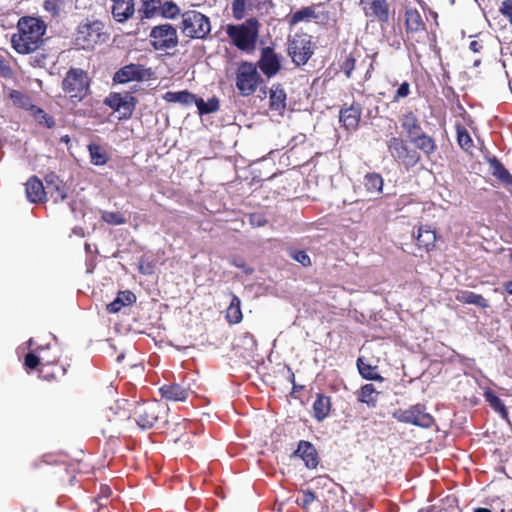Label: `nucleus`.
<instances>
[{"label":"nucleus","mask_w":512,"mask_h":512,"mask_svg":"<svg viewBox=\"0 0 512 512\" xmlns=\"http://www.w3.org/2000/svg\"><path fill=\"white\" fill-rule=\"evenodd\" d=\"M474 512H492V511L488 508L480 507V508L475 509Z\"/></svg>","instance_id":"338daca9"},{"label":"nucleus","mask_w":512,"mask_h":512,"mask_svg":"<svg viewBox=\"0 0 512 512\" xmlns=\"http://www.w3.org/2000/svg\"><path fill=\"white\" fill-rule=\"evenodd\" d=\"M110 412H113L114 417L108 416L109 421L121 422L133 416L139 428L146 430L153 428L160 419L165 417L167 408L157 400L143 401L136 403L131 414L117 402L115 407H110Z\"/></svg>","instance_id":"f257e3e1"},{"label":"nucleus","mask_w":512,"mask_h":512,"mask_svg":"<svg viewBox=\"0 0 512 512\" xmlns=\"http://www.w3.org/2000/svg\"><path fill=\"white\" fill-rule=\"evenodd\" d=\"M225 317L230 324H238L243 319V314L241 311V300L235 294H232L230 304L226 309Z\"/></svg>","instance_id":"2f4dec72"},{"label":"nucleus","mask_w":512,"mask_h":512,"mask_svg":"<svg viewBox=\"0 0 512 512\" xmlns=\"http://www.w3.org/2000/svg\"><path fill=\"white\" fill-rule=\"evenodd\" d=\"M307 144V136L306 134L304 133H299L297 135H295L294 137H292V139L290 140L288 146H289V149H288V153L290 154V156H294L297 154V147L298 146H305Z\"/></svg>","instance_id":"3c124183"},{"label":"nucleus","mask_w":512,"mask_h":512,"mask_svg":"<svg viewBox=\"0 0 512 512\" xmlns=\"http://www.w3.org/2000/svg\"><path fill=\"white\" fill-rule=\"evenodd\" d=\"M405 33L410 41L420 42L426 35V23L421 13L416 8L406 7L405 9Z\"/></svg>","instance_id":"ddd939ff"},{"label":"nucleus","mask_w":512,"mask_h":512,"mask_svg":"<svg viewBox=\"0 0 512 512\" xmlns=\"http://www.w3.org/2000/svg\"><path fill=\"white\" fill-rule=\"evenodd\" d=\"M159 392L163 399L170 402H185L192 393L189 385L184 383L164 384L159 388Z\"/></svg>","instance_id":"dca6fc26"},{"label":"nucleus","mask_w":512,"mask_h":512,"mask_svg":"<svg viewBox=\"0 0 512 512\" xmlns=\"http://www.w3.org/2000/svg\"><path fill=\"white\" fill-rule=\"evenodd\" d=\"M362 107L359 103L353 102L349 107L342 108L339 112V121L348 131L358 128L361 119Z\"/></svg>","instance_id":"a211bd4d"},{"label":"nucleus","mask_w":512,"mask_h":512,"mask_svg":"<svg viewBox=\"0 0 512 512\" xmlns=\"http://www.w3.org/2000/svg\"><path fill=\"white\" fill-rule=\"evenodd\" d=\"M163 0H140L138 10L141 19H151L159 14Z\"/></svg>","instance_id":"473e14b6"},{"label":"nucleus","mask_w":512,"mask_h":512,"mask_svg":"<svg viewBox=\"0 0 512 512\" xmlns=\"http://www.w3.org/2000/svg\"><path fill=\"white\" fill-rule=\"evenodd\" d=\"M317 14L315 11V6H307L303 7L300 10L292 13L291 15H288L286 17L287 24L289 27H294L300 22H309L312 19H316Z\"/></svg>","instance_id":"c756f323"},{"label":"nucleus","mask_w":512,"mask_h":512,"mask_svg":"<svg viewBox=\"0 0 512 512\" xmlns=\"http://www.w3.org/2000/svg\"><path fill=\"white\" fill-rule=\"evenodd\" d=\"M410 93H411L410 83L407 81H404L397 88V90L393 96L392 102H398L401 99L408 97L410 95Z\"/></svg>","instance_id":"864d4df0"},{"label":"nucleus","mask_w":512,"mask_h":512,"mask_svg":"<svg viewBox=\"0 0 512 512\" xmlns=\"http://www.w3.org/2000/svg\"><path fill=\"white\" fill-rule=\"evenodd\" d=\"M46 23L36 17L24 16L17 23V32L12 35L11 44L19 54H30L43 45Z\"/></svg>","instance_id":"f03ea898"},{"label":"nucleus","mask_w":512,"mask_h":512,"mask_svg":"<svg viewBox=\"0 0 512 512\" xmlns=\"http://www.w3.org/2000/svg\"><path fill=\"white\" fill-rule=\"evenodd\" d=\"M62 90L74 104L81 102L89 93L90 79L88 73L81 68L71 67L65 74Z\"/></svg>","instance_id":"39448f33"},{"label":"nucleus","mask_w":512,"mask_h":512,"mask_svg":"<svg viewBox=\"0 0 512 512\" xmlns=\"http://www.w3.org/2000/svg\"><path fill=\"white\" fill-rule=\"evenodd\" d=\"M390 156L407 171L421 162V154L400 136H392L386 141Z\"/></svg>","instance_id":"423d86ee"},{"label":"nucleus","mask_w":512,"mask_h":512,"mask_svg":"<svg viewBox=\"0 0 512 512\" xmlns=\"http://www.w3.org/2000/svg\"><path fill=\"white\" fill-rule=\"evenodd\" d=\"M43 358L45 359H52L50 356H48L46 349L43 348Z\"/></svg>","instance_id":"774afa93"},{"label":"nucleus","mask_w":512,"mask_h":512,"mask_svg":"<svg viewBox=\"0 0 512 512\" xmlns=\"http://www.w3.org/2000/svg\"><path fill=\"white\" fill-rule=\"evenodd\" d=\"M58 1L59 0H45L44 1V8L47 11L57 13L58 10H59Z\"/></svg>","instance_id":"13d9d810"},{"label":"nucleus","mask_w":512,"mask_h":512,"mask_svg":"<svg viewBox=\"0 0 512 512\" xmlns=\"http://www.w3.org/2000/svg\"><path fill=\"white\" fill-rule=\"evenodd\" d=\"M101 493L105 496V497H108L111 493V490L108 486H102L101 487Z\"/></svg>","instance_id":"69168bd1"},{"label":"nucleus","mask_w":512,"mask_h":512,"mask_svg":"<svg viewBox=\"0 0 512 512\" xmlns=\"http://www.w3.org/2000/svg\"><path fill=\"white\" fill-rule=\"evenodd\" d=\"M181 33L191 39H204L211 31L210 20L196 10H188L181 14Z\"/></svg>","instance_id":"6e6552de"},{"label":"nucleus","mask_w":512,"mask_h":512,"mask_svg":"<svg viewBox=\"0 0 512 512\" xmlns=\"http://www.w3.org/2000/svg\"><path fill=\"white\" fill-rule=\"evenodd\" d=\"M149 37L150 44L155 50L173 49L178 45L177 30L169 23L154 26Z\"/></svg>","instance_id":"f8f14e48"},{"label":"nucleus","mask_w":512,"mask_h":512,"mask_svg":"<svg viewBox=\"0 0 512 512\" xmlns=\"http://www.w3.org/2000/svg\"><path fill=\"white\" fill-rule=\"evenodd\" d=\"M410 142L414 144L416 150L420 152V154L423 153L427 159H431L438 148L435 139L424 131L415 135Z\"/></svg>","instance_id":"412c9836"},{"label":"nucleus","mask_w":512,"mask_h":512,"mask_svg":"<svg viewBox=\"0 0 512 512\" xmlns=\"http://www.w3.org/2000/svg\"><path fill=\"white\" fill-rule=\"evenodd\" d=\"M364 187L369 193H381L383 189V178L378 173H367L364 176Z\"/></svg>","instance_id":"ea45409f"},{"label":"nucleus","mask_w":512,"mask_h":512,"mask_svg":"<svg viewBox=\"0 0 512 512\" xmlns=\"http://www.w3.org/2000/svg\"><path fill=\"white\" fill-rule=\"evenodd\" d=\"M457 143L465 151H470L473 148V140L468 130L460 125H456Z\"/></svg>","instance_id":"c03bdc74"},{"label":"nucleus","mask_w":512,"mask_h":512,"mask_svg":"<svg viewBox=\"0 0 512 512\" xmlns=\"http://www.w3.org/2000/svg\"><path fill=\"white\" fill-rule=\"evenodd\" d=\"M156 79V73L151 67L138 63L127 64L118 69L113 75L115 84H127L129 82H143Z\"/></svg>","instance_id":"9d476101"},{"label":"nucleus","mask_w":512,"mask_h":512,"mask_svg":"<svg viewBox=\"0 0 512 512\" xmlns=\"http://www.w3.org/2000/svg\"><path fill=\"white\" fill-rule=\"evenodd\" d=\"M482 48H483L482 44L477 40H473L469 44V49L471 51H473L474 53H479Z\"/></svg>","instance_id":"680f3d73"},{"label":"nucleus","mask_w":512,"mask_h":512,"mask_svg":"<svg viewBox=\"0 0 512 512\" xmlns=\"http://www.w3.org/2000/svg\"><path fill=\"white\" fill-rule=\"evenodd\" d=\"M287 95L280 84H274L269 92V107L280 114L286 109Z\"/></svg>","instance_id":"bb28decb"},{"label":"nucleus","mask_w":512,"mask_h":512,"mask_svg":"<svg viewBox=\"0 0 512 512\" xmlns=\"http://www.w3.org/2000/svg\"><path fill=\"white\" fill-rule=\"evenodd\" d=\"M505 291L512 295V281H508L504 284Z\"/></svg>","instance_id":"0e129e2a"},{"label":"nucleus","mask_w":512,"mask_h":512,"mask_svg":"<svg viewBox=\"0 0 512 512\" xmlns=\"http://www.w3.org/2000/svg\"><path fill=\"white\" fill-rule=\"evenodd\" d=\"M399 121L409 140L423 131L418 116L412 110L405 111L400 116Z\"/></svg>","instance_id":"5701e85b"},{"label":"nucleus","mask_w":512,"mask_h":512,"mask_svg":"<svg viewBox=\"0 0 512 512\" xmlns=\"http://www.w3.org/2000/svg\"><path fill=\"white\" fill-rule=\"evenodd\" d=\"M455 298L457 301L464 304H473L481 308H486L488 306L486 299L482 295L468 290L459 291Z\"/></svg>","instance_id":"f704fd0d"},{"label":"nucleus","mask_w":512,"mask_h":512,"mask_svg":"<svg viewBox=\"0 0 512 512\" xmlns=\"http://www.w3.org/2000/svg\"><path fill=\"white\" fill-rule=\"evenodd\" d=\"M331 408V397L323 393H317L312 405L314 419L317 422H323L329 416Z\"/></svg>","instance_id":"b1692460"},{"label":"nucleus","mask_w":512,"mask_h":512,"mask_svg":"<svg viewBox=\"0 0 512 512\" xmlns=\"http://www.w3.org/2000/svg\"><path fill=\"white\" fill-rule=\"evenodd\" d=\"M44 179L46 182V193L50 194L55 203L63 202L67 199V187L56 173L50 172L46 174Z\"/></svg>","instance_id":"f3484780"},{"label":"nucleus","mask_w":512,"mask_h":512,"mask_svg":"<svg viewBox=\"0 0 512 512\" xmlns=\"http://www.w3.org/2000/svg\"><path fill=\"white\" fill-rule=\"evenodd\" d=\"M137 100L134 96L126 94L122 96L121 93L112 92L104 100V104L112 110L122 114L123 118H130L135 109Z\"/></svg>","instance_id":"2eb2a0df"},{"label":"nucleus","mask_w":512,"mask_h":512,"mask_svg":"<svg viewBox=\"0 0 512 512\" xmlns=\"http://www.w3.org/2000/svg\"><path fill=\"white\" fill-rule=\"evenodd\" d=\"M43 348L38 347L33 352L26 354L24 358V366L28 371L39 369L45 362H51V359L43 358Z\"/></svg>","instance_id":"72a5a7b5"},{"label":"nucleus","mask_w":512,"mask_h":512,"mask_svg":"<svg viewBox=\"0 0 512 512\" xmlns=\"http://www.w3.org/2000/svg\"><path fill=\"white\" fill-rule=\"evenodd\" d=\"M101 218L110 225H122L126 223L124 215L120 212L103 211Z\"/></svg>","instance_id":"de8ad7c7"},{"label":"nucleus","mask_w":512,"mask_h":512,"mask_svg":"<svg viewBox=\"0 0 512 512\" xmlns=\"http://www.w3.org/2000/svg\"><path fill=\"white\" fill-rule=\"evenodd\" d=\"M255 64L268 79L276 76L282 68L281 56L270 46L261 49L260 57Z\"/></svg>","instance_id":"4468645a"},{"label":"nucleus","mask_w":512,"mask_h":512,"mask_svg":"<svg viewBox=\"0 0 512 512\" xmlns=\"http://www.w3.org/2000/svg\"><path fill=\"white\" fill-rule=\"evenodd\" d=\"M293 456L301 458L308 469H315L319 464L317 450L309 441H299Z\"/></svg>","instance_id":"6ab92c4d"},{"label":"nucleus","mask_w":512,"mask_h":512,"mask_svg":"<svg viewBox=\"0 0 512 512\" xmlns=\"http://www.w3.org/2000/svg\"><path fill=\"white\" fill-rule=\"evenodd\" d=\"M261 83L262 78L255 63L249 61L239 63L235 73V86L241 96L253 95Z\"/></svg>","instance_id":"0eeeda50"},{"label":"nucleus","mask_w":512,"mask_h":512,"mask_svg":"<svg viewBox=\"0 0 512 512\" xmlns=\"http://www.w3.org/2000/svg\"><path fill=\"white\" fill-rule=\"evenodd\" d=\"M316 499V495L311 490L303 492V506L311 504Z\"/></svg>","instance_id":"bf43d9fd"},{"label":"nucleus","mask_w":512,"mask_h":512,"mask_svg":"<svg viewBox=\"0 0 512 512\" xmlns=\"http://www.w3.org/2000/svg\"><path fill=\"white\" fill-rule=\"evenodd\" d=\"M500 12L512 24V0H504L500 6Z\"/></svg>","instance_id":"6e6d98bb"},{"label":"nucleus","mask_w":512,"mask_h":512,"mask_svg":"<svg viewBox=\"0 0 512 512\" xmlns=\"http://www.w3.org/2000/svg\"><path fill=\"white\" fill-rule=\"evenodd\" d=\"M88 151L90 154L91 163L96 166L105 165L108 160V154L106 151L98 144L91 143L88 145Z\"/></svg>","instance_id":"a19ab883"},{"label":"nucleus","mask_w":512,"mask_h":512,"mask_svg":"<svg viewBox=\"0 0 512 512\" xmlns=\"http://www.w3.org/2000/svg\"><path fill=\"white\" fill-rule=\"evenodd\" d=\"M392 417L400 423L424 429L432 428L435 425L434 417L426 411V406L422 403H417L406 409H395L392 412Z\"/></svg>","instance_id":"1a4fd4ad"},{"label":"nucleus","mask_w":512,"mask_h":512,"mask_svg":"<svg viewBox=\"0 0 512 512\" xmlns=\"http://www.w3.org/2000/svg\"><path fill=\"white\" fill-rule=\"evenodd\" d=\"M357 399L361 403L367 404L369 407H375L377 404L376 389L373 384L363 385L357 395Z\"/></svg>","instance_id":"4c0bfd02"},{"label":"nucleus","mask_w":512,"mask_h":512,"mask_svg":"<svg viewBox=\"0 0 512 512\" xmlns=\"http://www.w3.org/2000/svg\"><path fill=\"white\" fill-rule=\"evenodd\" d=\"M377 56H378V53L374 52L373 54H367L365 56V58L362 60L361 64H364L366 61H368V66H367V69L363 76L364 81H369L372 78V74L375 69Z\"/></svg>","instance_id":"603ef678"},{"label":"nucleus","mask_w":512,"mask_h":512,"mask_svg":"<svg viewBox=\"0 0 512 512\" xmlns=\"http://www.w3.org/2000/svg\"><path fill=\"white\" fill-rule=\"evenodd\" d=\"M260 26L259 20L251 17L241 24H228L226 34L238 50L252 53L258 42Z\"/></svg>","instance_id":"7ed1b4c3"},{"label":"nucleus","mask_w":512,"mask_h":512,"mask_svg":"<svg viewBox=\"0 0 512 512\" xmlns=\"http://www.w3.org/2000/svg\"><path fill=\"white\" fill-rule=\"evenodd\" d=\"M232 264L237 267V268H240V269H243L245 273L247 274H251L253 272V269L252 268H248L246 266V263L244 262V260L242 259H234L232 261Z\"/></svg>","instance_id":"052dcab7"},{"label":"nucleus","mask_w":512,"mask_h":512,"mask_svg":"<svg viewBox=\"0 0 512 512\" xmlns=\"http://www.w3.org/2000/svg\"><path fill=\"white\" fill-rule=\"evenodd\" d=\"M288 55L296 66L305 65L314 53V45L311 36L296 34L288 43Z\"/></svg>","instance_id":"9b49d317"},{"label":"nucleus","mask_w":512,"mask_h":512,"mask_svg":"<svg viewBox=\"0 0 512 512\" xmlns=\"http://www.w3.org/2000/svg\"><path fill=\"white\" fill-rule=\"evenodd\" d=\"M194 104L197 106L198 113L200 115L211 114L219 110L220 104L219 99L217 97H212L205 102L202 98H197L194 101Z\"/></svg>","instance_id":"79ce46f5"},{"label":"nucleus","mask_w":512,"mask_h":512,"mask_svg":"<svg viewBox=\"0 0 512 512\" xmlns=\"http://www.w3.org/2000/svg\"><path fill=\"white\" fill-rule=\"evenodd\" d=\"M367 16H373L380 23H387L390 18L389 4L387 0H372Z\"/></svg>","instance_id":"cd10ccee"},{"label":"nucleus","mask_w":512,"mask_h":512,"mask_svg":"<svg viewBox=\"0 0 512 512\" xmlns=\"http://www.w3.org/2000/svg\"><path fill=\"white\" fill-rule=\"evenodd\" d=\"M111 12L113 18L119 22L124 23L130 19L135 13L134 0H111Z\"/></svg>","instance_id":"4be33fe9"},{"label":"nucleus","mask_w":512,"mask_h":512,"mask_svg":"<svg viewBox=\"0 0 512 512\" xmlns=\"http://www.w3.org/2000/svg\"><path fill=\"white\" fill-rule=\"evenodd\" d=\"M243 341L246 345H248V348L252 351L256 350L257 348V341L253 334L246 332L243 335Z\"/></svg>","instance_id":"4d7b16f0"},{"label":"nucleus","mask_w":512,"mask_h":512,"mask_svg":"<svg viewBox=\"0 0 512 512\" xmlns=\"http://www.w3.org/2000/svg\"><path fill=\"white\" fill-rule=\"evenodd\" d=\"M135 302L136 295L133 292L129 290L120 291L114 301L107 305L106 309L109 313H117L123 307L132 305Z\"/></svg>","instance_id":"c85d7f7f"},{"label":"nucleus","mask_w":512,"mask_h":512,"mask_svg":"<svg viewBox=\"0 0 512 512\" xmlns=\"http://www.w3.org/2000/svg\"><path fill=\"white\" fill-rule=\"evenodd\" d=\"M25 193L29 202L38 204L46 201V188L37 176H31L25 183Z\"/></svg>","instance_id":"aec40b11"},{"label":"nucleus","mask_w":512,"mask_h":512,"mask_svg":"<svg viewBox=\"0 0 512 512\" xmlns=\"http://www.w3.org/2000/svg\"><path fill=\"white\" fill-rule=\"evenodd\" d=\"M181 14L179 6L172 0L162 1V6L159 12L163 18L175 19Z\"/></svg>","instance_id":"a18cd8bd"},{"label":"nucleus","mask_w":512,"mask_h":512,"mask_svg":"<svg viewBox=\"0 0 512 512\" xmlns=\"http://www.w3.org/2000/svg\"><path fill=\"white\" fill-rule=\"evenodd\" d=\"M251 6V0H233L231 4L232 16L236 20H242L246 16V10Z\"/></svg>","instance_id":"49530a36"},{"label":"nucleus","mask_w":512,"mask_h":512,"mask_svg":"<svg viewBox=\"0 0 512 512\" xmlns=\"http://www.w3.org/2000/svg\"><path fill=\"white\" fill-rule=\"evenodd\" d=\"M360 375L366 380L382 381L383 377L377 372V367L364 363L361 358L357 360Z\"/></svg>","instance_id":"37998d69"},{"label":"nucleus","mask_w":512,"mask_h":512,"mask_svg":"<svg viewBox=\"0 0 512 512\" xmlns=\"http://www.w3.org/2000/svg\"><path fill=\"white\" fill-rule=\"evenodd\" d=\"M66 374V368L57 364V357L54 356L51 362H45L38 369V375L45 381L58 380Z\"/></svg>","instance_id":"393cba45"},{"label":"nucleus","mask_w":512,"mask_h":512,"mask_svg":"<svg viewBox=\"0 0 512 512\" xmlns=\"http://www.w3.org/2000/svg\"><path fill=\"white\" fill-rule=\"evenodd\" d=\"M484 397L495 412L499 413L503 419H508L509 414L505 404L493 391H486Z\"/></svg>","instance_id":"58836bf2"},{"label":"nucleus","mask_w":512,"mask_h":512,"mask_svg":"<svg viewBox=\"0 0 512 512\" xmlns=\"http://www.w3.org/2000/svg\"><path fill=\"white\" fill-rule=\"evenodd\" d=\"M290 377H291V382H292V384H293V392L301 390L303 387H302V386H297V385L295 384V376H294V374H293V373H291V376H290Z\"/></svg>","instance_id":"e2e57ef3"},{"label":"nucleus","mask_w":512,"mask_h":512,"mask_svg":"<svg viewBox=\"0 0 512 512\" xmlns=\"http://www.w3.org/2000/svg\"><path fill=\"white\" fill-rule=\"evenodd\" d=\"M249 222L253 227H262L267 224V219L260 213H252L249 215Z\"/></svg>","instance_id":"5fc2aeb1"},{"label":"nucleus","mask_w":512,"mask_h":512,"mask_svg":"<svg viewBox=\"0 0 512 512\" xmlns=\"http://www.w3.org/2000/svg\"><path fill=\"white\" fill-rule=\"evenodd\" d=\"M288 254L294 261L300 263L302 266H311L310 256L305 250L289 249Z\"/></svg>","instance_id":"8fccbe9b"},{"label":"nucleus","mask_w":512,"mask_h":512,"mask_svg":"<svg viewBox=\"0 0 512 512\" xmlns=\"http://www.w3.org/2000/svg\"><path fill=\"white\" fill-rule=\"evenodd\" d=\"M437 240V233L430 226H420L416 236V245L420 249L429 252L434 249Z\"/></svg>","instance_id":"a878e982"},{"label":"nucleus","mask_w":512,"mask_h":512,"mask_svg":"<svg viewBox=\"0 0 512 512\" xmlns=\"http://www.w3.org/2000/svg\"><path fill=\"white\" fill-rule=\"evenodd\" d=\"M108 36L101 20L87 19L77 26L73 44L77 49L92 50L96 45L105 42Z\"/></svg>","instance_id":"20e7f679"},{"label":"nucleus","mask_w":512,"mask_h":512,"mask_svg":"<svg viewBox=\"0 0 512 512\" xmlns=\"http://www.w3.org/2000/svg\"><path fill=\"white\" fill-rule=\"evenodd\" d=\"M359 56V51L354 49L349 54L345 55L344 59L339 62L340 71L343 72L347 79L352 77L353 71L356 68L357 58Z\"/></svg>","instance_id":"c9c22d12"},{"label":"nucleus","mask_w":512,"mask_h":512,"mask_svg":"<svg viewBox=\"0 0 512 512\" xmlns=\"http://www.w3.org/2000/svg\"><path fill=\"white\" fill-rule=\"evenodd\" d=\"M34 118L40 124L46 128H53L55 126V120L52 116L47 114L43 109L36 108L34 111Z\"/></svg>","instance_id":"09e8293b"},{"label":"nucleus","mask_w":512,"mask_h":512,"mask_svg":"<svg viewBox=\"0 0 512 512\" xmlns=\"http://www.w3.org/2000/svg\"><path fill=\"white\" fill-rule=\"evenodd\" d=\"M162 98L169 103H180L185 106H189L196 100V95L188 90H182L177 92L168 91Z\"/></svg>","instance_id":"7c9ffc66"},{"label":"nucleus","mask_w":512,"mask_h":512,"mask_svg":"<svg viewBox=\"0 0 512 512\" xmlns=\"http://www.w3.org/2000/svg\"><path fill=\"white\" fill-rule=\"evenodd\" d=\"M489 164L498 180L506 185L512 184V175L496 157L489 159Z\"/></svg>","instance_id":"e433bc0d"}]
</instances>
